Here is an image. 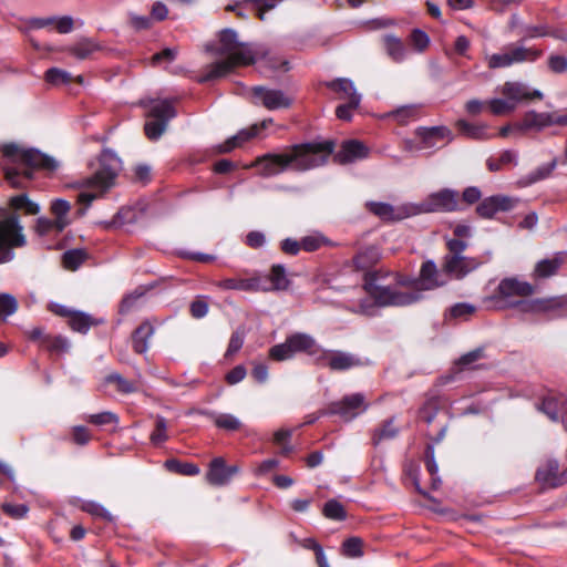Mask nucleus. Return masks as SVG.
<instances>
[{"label": "nucleus", "mask_w": 567, "mask_h": 567, "mask_svg": "<svg viewBox=\"0 0 567 567\" xmlns=\"http://www.w3.org/2000/svg\"><path fill=\"white\" fill-rule=\"evenodd\" d=\"M368 409L365 398L361 393L343 396L339 401L331 402L328 408L320 412V415H339L343 421L349 422Z\"/></svg>", "instance_id": "obj_11"}, {"label": "nucleus", "mask_w": 567, "mask_h": 567, "mask_svg": "<svg viewBox=\"0 0 567 567\" xmlns=\"http://www.w3.org/2000/svg\"><path fill=\"white\" fill-rule=\"evenodd\" d=\"M553 125L567 126V113L558 111L543 113L528 111L525 113L522 122L516 124V128L519 132L529 130L540 132Z\"/></svg>", "instance_id": "obj_12"}, {"label": "nucleus", "mask_w": 567, "mask_h": 567, "mask_svg": "<svg viewBox=\"0 0 567 567\" xmlns=\"http://www.w3.org/2000/svg\"><path fill=\"white\" fill-rule=\"evenodd\" d=\"M269 357L276 361H285L293 357L289 337L285 342L270 348Z\"/></svg>", "instance_id": "obj_47"}, {"label": "nucleus", "mask_w": 567, "mask_h": 567, "mask_svg": "<svg viewBox=\"0 0 567 567\" xmlns=\"http://www.w3.org/2000/svg\"><path fill=\"white\" fill-rule=\"evenodd\" d=\"M363 542L359 537H350L342 544V554L347 557L355 558L363 555L362 551Z\"/></svg>", "instance_id": "obj_49"}, {"label": "nucleus", "mask_w": 567, "mask_h": 567, "mask_svg": "<svg viewBox=\"0 0 567 567\" xmlns=\"http://www.w3.org/2000/svg\"><path fill=\"white\" fill-rule=\"evenodd\" d=\"M415 215L433 212H454L458 209V193L453 189H441L430 194L420 204H414Z\"/></svg>", "instance_id": "obj_10"}, {"label": "nucleus", "mask_w": 567, "mask_h": 567, "mask_svg": "<svg viewBox=\"0 0 567 567\" xmlns=\"http://www.w3.org/2000/svg\"><path fill=\"white\" fill-rule=\"evenodd\" d=\"M364 289L378 307L408 306L421 298L420 292H402L381 286L374 276L365 278Z\"/></svg>", "instance_id": "obj_7"}, {"label": "nucleus", "mask_w": 567, "mask_h": 567, "mask_svg": "<svg viewBox=\"0 0 567 567\" xmlns=\"http://www.w3.org/2000/svg\"><path fill=\"white\" fill-rule=\"evenodd\" d=\"M3 155L9 158L13 164L24 165L29 168L42 169L48 173L55 172L60 163L37 150H24L20 148L18 145L8 144L2 147Z\"/></svg>", "instance_id": "obj_6"}, {"label": "nucleus", "mask_w": 567, "mask_h": 567, "mask_svg": "<svg viewBox=\"0 0 567 567\" xmlns=\"http://www.w3.org/2000/svg\"><path fill=\"white\" fill-rule=\"evenodd\" d=\"M548 66L555 73H563L567 70V58L564 55H550Z\"/></svg>", "instance_id": "obj_64"}, {"label": "nucleus", "mask_w": 567, "mask_h": 567, "mask_svg": "<svg viewBox=\"0 0 567 567\" xmlns=\"http://www.w3.org/2000/svg\"><path fill=\"white\" fill-rule=\"evenodd\" d=\"M238 472L236 466H226L223 458H214L210 463L206 480L212 485H225Z\"/></svg>", "instance_id": "obj_25"}, {"label": "nucleus", "mask_w": 567, "mask_h": 567, "mask_svg": "<svg viewBox=\"0 0 567 567\" xmlns=\"http://www.w3.org/2000/svg\"><path fill=\"white\" fill-rule=\"evenodd\" d=\"M176 116L171 100H153L148 105L147 120L144 125L146 136L158 140L166 131L168 122Z\"/></svg>", "instance_id": "obj_8"}, {"label": "nucleus", "mask_w": 567, "mask_h": 567, "mask_svg": "<svg viewBox=\"0 0 567 567\" xmlns=\"http://www.w3.org/2000/svg\"><path fill=\"white\" fill-rule=\"evenodd\" d=\"M259 133V126L257 124L252 125L248 130H243L236 135L228 138L223 145L219 146L220 153H228L231 150L240 146L246 141L250 140L251 137L256 136Z\"/></svg>", "instance_id": "obj_33"}, {"label": "nucleus", "mask_w": 567, "mask_h": 567, "mask_svg": "<svg viewBox=\"0 0 567 567\" xmlns=\"http://www.w3.org/2000/svg\"><path fill=\"white\" fill-rule=\"evenodd\" d=\"M398 434V429L393 425V421H386L382 427L374 432L372 437V442L374 445H378L383 440L393 439Z\"/></svg>", "instance_id": "obj_53"}, {"label": "nucleus", "mask_w": 567, "mask_h": 567, "mask_svg": "<svg viewBox=\"0 0 567 567\" xmlns=\"http://www.w3.org/2000/svg\"><path fill=\"white\" fill-rule=\"evenodd\" d=\"M215 425L226 431H236L240 427V421L233 414H212Z\"/></svg>", "instance_id": "obj_43"}, {"label": "nucleus", "mask_w": 567, "mask_h": 567, "mask_svg": "<svg viewBox=\"0 0 567 567\" xmlns=\"http://www.w3.org/2000/svg\"><path fill=\"white\" fill-rule=\"evenodd\" d=\"M99 321L91 316L80 311H73L69 317V326L72 330L85 333L92 326H96Z\"/></svg>", "instance_id": "obj_35"}, {"label": "nucleus", "mask_w": 567, "mask_h": 567, "mask_svg": "<svg viewBox=\"0 0 567 567\" xmlns=\"http://www.w3.org/2000/svg\"><path fill=\"white\" fill-rule=\"evenodd\" d=\"M107 383L116 385L117 391L128 394L136 391L135 385L118 373H111L106 377Z\"/></svg>", "instance_id": "obj_54"}, {"label": "nucleus", "mask_w": 567, "mask_h": 567, "mask_svg": "<svg viewBox=\"0 0 567 567\" xmlns=\"http://www.w3.org/2000/svg\"><path fill=\"white\" fill-rule=\"evenodd\" d=\"M499 92L506 99L513 101L516 107L517 104L522 101L543 99V93L539 90H530L526 84L520 82H505L503 86L499 89Z\"/></svg>", "instance_id": "obj_19"}, {"label": "nucleus", "mask_w": 567, "mask_h": 567, "mask_svg": "<svg viewBox=\"0 0 567 567\" xmlns=\"http://www.w3.org/2000/svg\"><path fill=\"white\" fill-rule=\"evenodd\" d=\"M289 341L291 344L293 355L298 352H305L315 358L317 361V357L320 354V358H323L326 354L323 353V349L317 343L313 337L307 333H293L289 336Z\"/></svg>", "instance_id": "obj_23"}, {"label": "nucleus", "mask_w": 567, "mask_h": 567, "mask_svg": "<svg viewBox=\"0 0 567 567\" xmlns=\"http://www.w3.org/2000/svg\"><path fill=\"white\" fill-rule=\"evenodd\" d=\"M86 252L82 249H72L63 255V265L69 270H75L85 260Z\"/></svg>", "instance_id": "obj_45"}, {"label": "nucleus", "mask_w": 567, "mask_h": 567, "mask_svg": "<svg viewBox=\"0 0 567 567\" xmlns=\"http://www.w3.org/2000/svg\"><path fill=\"white\" fill-rule=\"evenodd\" d=\"M167 422L163 416H157L155 421V429L151 434V441L154 444H159L162 442H165L167 436Z\"/></svg>", "instance_id": "obj_56"}, {"label": "nucleus", "mask_w": 567, "mask_h": 567, "mask_svg": "<svg viewBox=\"0 0 567 567\" xmlns=\"http://www.w3.org/2000/svg\"><path fill=\"white\" fill-rule=\"evenodd\" d=\"M100 164V169L93 176L83 179L79 185L84 188L79 194V202L82 204L90 205L95 198L112 187L121 162L113 152L105 151L101 154Z\"/></svg>", "instance_id": "obj_2"}, {"label": "nucleus", "mask_w": 567, "mask_h": 567, "mask_svg": "<svg viewBox=\"0 0 567 567\" xmlns=\"http://www.w3.org/2000/svg\"><path fill=\"white\" fill-rule=\"evenodd\" d=\"M379 259V252L375 248L369 247L360 251L354 257V265L358 269L364 270L373 266Z\"/></svg>", "instance_id": "obj_42"}, {"label": "nucleus", "mask_w": 567, "mask_h": 567, "mask_svg": "<svg viewBox=\"0 0 567 567\" xmlns=\"http://www.w3.org/2000/svg\"><path fill=\"white\" fill-rule=\"evenodd\" d=\"M28 244L24 227L17 214L0 220V265L11 262L16 258V249Z\"/></svg>", "instance_id": "obj_5"}, {"label": "nucleus", "mask_w": 567, "mask_h": 567, "mask_svg": "<svg viewBox=\"0 0 567 567\" xmlns=\"http://www.w3.org/2000/svg\"><path fill=\"white\" fill-rule=\"evenodd\" d=\"M483 262L474 257L466 256H445L442 269L445 274L462 279L470 272L477 269Z\"/></svg>", "instance_id": "obj_15"}, {"label": "nucleus", "mask_w": 567, "mask_h": 567, "mask_svg": "<svg viewBox=\"0 0 567 567\" xmlns=\"http://www.w3.org/2000/svg\"><path fill=\"white\" fill-rule=\"evenodd\" d=\"M543 52L536 48L509 44L501 52L486 58L489 69H504L514 64L534 62L540 58Z\"/></svg>", "instance_id": "obj_9"}, {"label": "nucleus", "mask_w": 567, "mask_h": 567, "mask_svg": "<svg viewBox=\"0 0 567 567\" xmlns=\"http://www.w3.org/2000/svg\"><path fill=\"white\" fill-rule=\"evenodd\" d=\"M154 334V327L150 321L141 323L133 332V349L136 353H145L148 349V339Z\"/></svg>", "instance_id": "obj_31"}, {"label": "nucleus", "mask_w": 567, "mask_h": 567, "mask_svg": "<svg viewBox=\"0 0 567 567\" xmlns=\"http://www.w3.org/2000/svg\"><path fill=\"white\" fill-rule=\"evenodd\" d=\"M368 209L384 221H398L411 216H415L414 204L405 203L393 206L388 203L370 202Z\"/></svg>", "instance_id": "obj_13"}, {"label": "nucleus", "mask_w": 567, "mask_h": 567, "mask_svg": "<svg viewBox=\"0 0 567 567\" xmlns=\"http://www.w3.org/2000/svg\"><path fill=\"white\" fill-rule=\"evenodd\" d=\"M251 91L260 104L270 111L288 109L292 104V97L281 90L255 86Z\"/></svg>", "instance_id": "obj_16"}, {"label": "nucleus", "mask_w": 567, "mask_h": 567, "mask_svg": "<svg viewBox=\"0 0 567 567\" xmlns=\"http://www.w3.org/2000/svg\"><path fill=\"white\" fill-rule=\"evenodd\" d=\"M333 150L334 143L332 141L293 145L287 152L288 159H290V168L297 172L317 168L327 163Z\"/></svg>", "instance_id": "obj_3"}, {"label": "nucleus", "mask_w": 567, "mask_h": 567, "mask_svg": "<svg viewBox=\"0 0 567 567\" xmlns=\"http://www.w3.org/2000/svg\"><path fill=\"white\" fill-rule=\"evenodd\" d=\"M44 78H45V81L52 85H59V84L69 83L72 81V76L69 72L58 69V68L49 69L45 72Z\"/></svg>", "instance_id": "obj_52"}, {"label": "nucleus", "mask_w": 567, "mask_h": 567, "mask_svg": "<svg viewBox=\"0 0 567 567\" xmlns=\"http://www.w3.org/2000/svg\"><path fill=\"white\" fill-rule=\"evenodd\" d=\"M244 344V333L236 331L231 334L225 357L230 358L237 353Z\"/></svg>", "instance_id": "obj_62"}, {"label": "nucleus", "mask_w": 567, "mask_h": 567, "mask_svg": "<svg viewBox=\"0 0 567 567\" xmlns=\"http://www.w3.org/2000/svg\"><path fill=\"white\" fill-rule=\"evenodd\" d=\"M514 204V199L508 196H491L480 203L476 207V212L483 218H492L498 212L511 210Z\"/></svg>", "instance_id": "obj_21"}, {"label": "nucleus", "mask_w": 567, "mask_h": 567, "mask_svg": "<svg viewBox=\"0 0 567 567\" xmlns=\"http://www.w3.org/2000/svg\"><path fill=\"white\" fill-rule=\"evenodd\" d=\"M144 292L135 290L134 292L125 296L120 305V312L127 313L132 309L136 308L140 305L141 299L143 298Z\"/></svg>", "instance_id": "obj_57"}, {"label": "nucleus", "mask_w": 567, "mask_h": 567, "mask_svg": "<svg viewBox=\"0 0 567 567\" xmlns=\"http://www.w3.org/2000/svg\"><path fill=\"white\" fill-rule=\"evenodd\" d=\"M165 467L173 473H177L185 476H194L199 474V467L194 463H183L176 458H169L165 462Z\"/></svg>", "instance_id": "obj_40"}, {"label": "nucleus", "mask_w": 567, "mask_h": 567, "mask_svg": "<svg viewBox=\"0 0 567 567\" xmlns=\"http://www.w3.org/2000/svg\"><path fill=\"white\" fill-rule=\"evenodd\" d=\"M83 509L93 516H99L106 520L113 519V516L111 515V513L106 508H104L101 504H97L94 502H89L83 505Z\"/></svg>", "instance_id": "obj_61"}, {"label": "nucleus", "mask_w": 567, "mask_h": 567, "mask_svg": "<svg viewBox=\"0 0 567 567\" xmlns=\"http://www.w3.org/2000/svg\"><path fill=\"white\" fill-rule=\"evenodd\" d=\"M415 136L419 138L417 150L441 148L452 141V133L445 126L419 127Z\"/></svg>", "instance_id": "obj_14"}, {"label": "nucleus", "mask_w": 567, "mask_h": 567, "mask_svg": "<svg viewBox=\"0 0 567 567\" xmlns=\"http://www.w3.org/2000/svg\"><path fill=\"white\" fill-rule=\"evenodd\" d=\"M388 55L395 62H401L405 56V48L402 41L393 35L383 38Z\"/></svg>", "instance_id": "obj_39"}, {"label": "nucleus", "mask_w": 567, "mask_h": 567, "mask_svg": "<svg viewBox=\"0 0 567 567\" xmlns=\"http://www.w3.org/2000/svg\"><path fill=\"white\" fill-rule=\"evenodd\" d=\"M32 229L40 237L47 236L52 231L60 234L59 226L55 224V221L47 217L37 218Z\"/></svg>", "instance_id": "obj_48"}, {"label": "nucleus", "mask_w": 567, "mask_h": 567, "mask_svg": "<svg viewBox=\"0 0 567 567\" xmlns=\"http://www.w3.org/2000/svg\"><path fill=\"white\" fill-rule=\"evenodd\" d=\"M2 509L7 515H9L10 517H12L14 519L23 518L29 511L28 506L24 504H10V503H4L2 505Z\"/></svg>", "instance_id": "obj_59"}, {"label": "nucleus", "mask_w": 567, "mask_h": 567, "mask_svg": "<svg viewBox=\"0 0 567 567\" xmlns=\"http://www.w3.org/2000/svg\"><path fill=\"white\" fill-rule=\"evenodd\" d=\"M476 311L475 306L466 302L456 303L450 309V316L453 318L467 319Z\"/></svg>", "instance_id": "obj_58"}, {"label": "nucleus", "mask_w": 567, "mask_h": 567, "mask_svg": "<svg viewBox=\"0 0 567 567\" xmlns=\"http://www.w3.org/2000/svg\"><path fill=\"white\" fill-rule=\"evenodd\" d=\"M322 513L327 518L334 520H343L347 517L343 505L337 499H329L324 504Z\"/></svg>", "instance_id": "obj_44"}, {"label": "nucleus", "mask_w": 567, "mask_h": 567, "mask_svg": "<svg viewBox=\"0 0 567 567\" xmlns=\"http://www.w3.org/2000/svg\"><path fill=\"white\" fill-rule=\"evenodd\" d=\"M99 50L100 45L91 39H82L69 49V51L80 60L90 58Z\"/></svg>", "instance_id": "obj_37"}, {"label": "nucleus", "mask_w": 567, "mask_h": 567, "mask_svg": "<svg viewBox=\"0 0 567 567\" xmlns=\"http://www.w3.org/2000/svg\"><path fill=\"white\" fill-rule=\"evenodd\" d=\"M216 286L221 290H238L246 292H257V291H268L269 288L266 285H262V279L260 276L255 275L249 278L241 277H231L225 278L218 282Z\"/></svg>", "instance_id": "obj_18"}, {"label": "nucleus", "mask_w": 567, "mask_h": 567, "mask_svg": "<svg viewBox=\"0 0 567 567\" xmlns=\"http://www.w3.org/2000/svg\"><path fill=\"white\" fill-rule=\"evenodd\" d=\"M416 115L417 107L414 105L401 106L388 114L389 117H393L400 124H405L410 118H414Z\"/></svg>", "instance_id": "obj_51"}, {"label": "nucleus", "mask_w": 567, "mask_h": 567, "mask_svg": "<svg viewBox=\"0 0 567 567\" xmlns=\"http://www.w3.org/2000/svg\"><path fill=\"white\" fill-rule=\"evenodd\" d=\"M42 347L52 352L64 353L69 350L70 344L69 341L63 337L45 336L42 341Z\"/></svg>", "instance_id": "obj_46"}, {"label": "nucleus", "mask_w": 567, "mask_h": 567, "mask_svg": "<svg viewBox=\"0 0 567 567\" xmlns=\"http://www.w3.org/2000/svg\"><path fill=\"white\" fill-rule=\"evenodd\" d=\"M417 284L421 286V289L431 290L445 285V280L441 279V274L437 270L436 265L429 260L421 267Z\"/></svg>", "instance_id": "obj_26"}, {"label": "nucleus", "mask_w": 567, "mask_h": 567, "mask_svg": "<svg viewBox=\"0 0 567 567\" xmlns=\"http://www.w3.org/2000/svg\"><path fill=\"white\" fill-rule=\"evenodd\" d=\"M269 280L271 281V286H267L269 288L268 291L286 290L289 286V280L286 277L285 267L281 265H274L271 267Z\"/></svg>", "instance_id": "obj_41"}, {"label": "nucleus", "mask_w": 567, "mask_h": 567, "mask_svg": "<svg viewBox=\"0 0 567 567\" xmlns=\"http://www.w3.org/2000/svg\"><path fill=\"white\" fill-rule=\"evenodd\" d=\"M536 478L550 486H558L567 482V474H559L557 462H548L545 467L537 471Z\"/></svg>", "instance_id": "obj_29"}, {"label": "nucleus", "mask_w": 567, "mask_h": 567, "mask_svg": "<svg viewBox=\"0 0 567 567\" xmlns=\"http://www.w3.org/2000/svg\"><path fill=\"white\" fill-rule=\"evenodd\" d=\"M540 410L555 422L561 416V421L567 429V404L565 402L554 398L546 399L543 401Z\"/></svg>", "instance_id": "obj_32"}, {"label": "nucleus", "mask_w": 567, "mask_h": 567, "mask_svg": "<svg viewBox=\"0 0 567 567\" xmlns=\"http://www.w3.org/2000/svg\"><path fill=\"white\" fill-rule=\"evenodd\" d=\"M323 358H320V354L317 357V363L328 365L332 370L342 371L360 364V360L350 353L327 350H323Z\"/></svg>", "instance_id": "obj_20"}, {"label": "nucleus", "mask_w": 567, "mask_h": 567, "mask_svg": "<svg viewBox=\"0 0 567 567\" xmlns=\"http://www.w3.org/2000/svg\"><path fill=\"white\" fill-rule=\"evenodd\" d=\"M564 262L563 254H557L551 258L539 260L534 268V277L545 279L557 274Z\"/></svg>", "instance_id": "obj_30"}, {"label": "nucleus", "mask_w": 567, "mask_h": 567, "mask_svg": "<svg viewBox=\"0 0 567 567\" xmlns=\"http://www.w3.org/2000/svg\"><path fill=\"white\" fill-rule=\"evenodd\" d=\"M535 292V287L527 281L517 278H505L501 280L494 296L484 299L485 302H493L495 309H507L526 307L523 298L529 297Z\"/></svg>", "instance_id": "obj_4"}, {"label": "nucleus", "mask_w": 567, "mask_h": 567, "mask_svg": "<svg viewBox=\"0 0 567 567\" xmlns=\"http://www.w3.org/2000/svg\"><path fill=\"white\" fill-rule=\"evenodd\" d=\"M250 166L258 167L261 176L270 177L290 168V159H288L287 152L284 154H266L257 157Z\"/></svg>", "instance_id": "obj_17"}, {"label": "nucleus", "mask_w": 567, "mask_h": 567, "mask_svg": "<svg viewBox=\"0 0 567 567\" xmlns=\"http://www.w3.org/2000/svg\"><path fill=\"white\" fill-rule=\"evenodd\" d=\"M71 204L62 198L52 200L50 205V213L53 215V220L59 226V233H62L70 224Z\"/></svg>", "instance_id": "obj_27"}, {"label": "nucleus", "mask_w": 567, "mask_h": 567, "mask_svg": "<svg viewBox=\"0 0 567 567\" xmlns=\"http://www.w3.org/2000/svg\"><path fill=\"white\" fill-rule=\"evenodd\" d=\"M87 421L95 425H105L110 423H117V416L112 412H101L97 414H91L87 416Z\"/></svg>", "instance_id": "obj_60"}, {"label": "nucleus", "mask_w": 567, "mask_h": 567, "mask_svg": "<svg viewBox=\"0 0 567 567\" xmlns=\"http://www.w3.org/2000/svg\"><path fill=\"white\" fill-rule=\"evenodd\" d=\"M18 309L17 299L10 293H0V317L4 319Z\"/></svg>", "instance_id": "obj_55"}, {"label": "nucleus", "mask_w": 567, "mask_h": 567, "mask_svg": "<svg viewBox=\"0 0 567 567\" xmlns=\"http://www.w3.org/2000/svg\"><path fill=\"white\" fill-rule=\"evenodd\" d=\"M368 153L369 150L363 143L350 140L342 143L341 148L334 155V159L339 164H348L367 157Z\"/></svg>", "instance_id": "obj_24"}, {"label": "nucleus", "mask_w": 567, "mask_h": 567, "mask_svg": "<svg viewBox=\"0 0 567 567\" xmlns=\"http://www.w3.org/2000/svg\"><path fill=\"white\" fill-rule=\"evenodd\" d=\"M491 112L494 115L509 114L516 110L513 101L508 99H493L488 102Z\"/></svg>", "instance_id": "obj_50"}, {"label": "nucleus", "mask_w": 567, "mask_h": 567, "mask_svg": "<svg viewBox=\"0 0 567 567\" xmlns=\"http://www.w3.org/2000/svg\"><path fill=\"white\" fill-rule=\"evenodd\" d=\"M556 165H557V162L555 159L548 164L542 165V166L537 167L535 171L530 172L529 174L523 176L518 181V184L522 187H526V186H529V185L537 183L542 179H545L551 174V172L555 169Z\"/></svg>", "instance_id": "obj_34"}, {"label": "nucleus", "mask_w": 567, "mask_h": 567, "mask_svg": "<svg viewBox=\"0 0 567 567\" xmlns=\"http://www.w3.org/2000/svg\"><path fill=\"white\" fill-rule=\"evenodd\" d=\"M11 208L23 209L27 215H38L41 210L40 205L29 198L27 194H20L10 198Z\"/></svg>", "instance_id": "obj_36"}, {"label": "nucleus", "mask_w": 567, "mask_h": 567, "mask_svg": "<svg viewBox=\"0 0 567 567\" xmlns=\"http://www.w3.org/2000/svg\"><path fill=\"white\" fill-rule=\"evenodd\" d=\"M564 311V315H567V297H550V298H539L526 303L524 311L535 312V313H546V312H556Z\"/></svg>", "instance_id": "obj_22"}, {"label": "nucleus", "mask_w": 567, "mask_h": 567, "mask_svg": "<svg viewBox=\"0 0 567 567\" xmlns=\"http://www.w3.org/2000/svg\"><path fill=\"white\" fill-rule=\"evenodd\" d=\"M213 50L223 59L206 66V73L199 79L202 83L226 76L236 68L250 65L256 61V51L250 44L239 42L237 32L233 29L220 31L217 47Z\"/></svg>", "instance_id": "obj_1"}, {"label": "nucleus", "mask_w": 567, "mask_h": 567, "mask_svg": "<svg viewBox=\"0 0 567 567\" xmlns=\"http://www.w3.org/2000/svg\"><path fill=\"white\" fill-rule=\"evenodd\" d=\"M328 86L333 91L340 93V99H347L348 101H351V105H360L361 95L357 92L354 84L351 80L338 79L328 83Z\"/></svg>", "instance_id": "obj_28"}, {"label": "nucleus", "mask_w": 567, "mask_h": 567, "mask_svg": "<svg viewBox=\"0 0 567 567\" xmlns=\"http://www.w3.org/2000/svg\"><path fill=\"white\" fill-rule=\"evenodd\" d=\"M456 126L458 127L461 133L467 137H472V138H476V140H484V138L489 137V135L487 133V125H484V124L475 125V124H471L464 120H460V121H457Z\"/></svg>", "instance_id": "obj_38"}, {"label": "nucleus", "mask_w": 567, "mask_h": 567, "mask_svg": "<svg viewBox=\"0 0 567 567\" xmlns=\"http://www.w3.org/2000/svg\"><path fill=\"white\" fill-rule=\"evenodd\" d=\"M430 39L427 34L419 29L413 30L411 34V43L417 51H423L427 48Z\"/></svg>", "instance_id": "obj_63"}]
</instances>
